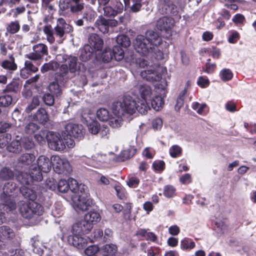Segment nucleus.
Returning <instances> with one entry per match:
<instances>
[{"instance_id": "obj_1", "label": "nucleus", "mask_w": 256, "mask_h": 256, "mask_svg": "<svg viewBox=\"0 0 256 256\" xmlns=\"http://www.w3.org/2000/svg\"><path fill=\"white\" fill-rule=\"evenodd\" d=\"M135 103L128 98H124L122 101L114 102L112 106L114 116L110 117L109 125L112 128L121 126L125 118L132 115L136 112Z\"/></svg>"}, {"instance_id": "obj_2", "label": "nucleus", "mask_w": 256, "mask_h": 256, "mask_svg": "<svg viewBox=\"0 0 256 256\" xmlns=\"http://www.w3.org/2000/svg\"><path fill=\"white\" fill-rule=\"evenodd\" d=\"M161 43V38L158 32L152 30H148L146 35H138L134 41L136 50L142 56H147L151 53Z\"/></svg>"}, {"instance_id": "obj_3", "label": "nucleus", "mask_w": 256, "mask_h": 256, "mask_svg": "<svg viewBox=\"0 0 256 256\" xmlns=\"http://www.w3.org/2000/svg\"><path fill=\"white\" fill-rule=\"evenodd\" d=\"M72 31V26L66 24L62 18L58 20L56 26L54 30L50 26H46L44 28V32L46 35V40L50 44H53L55 42L54 35L58 38L57 42L59 44H62L65 38V34Z\"/></svg>"}, {"instance_id": "obj_4", "label": "nucleus", "mask_w": 256, "mask_h": 256, "mask_svg": "<svg viewBox=\"0 0 256 256\" xmlns=\"http://www.w3.org/2000/svg\"><path fill=\"white\" fill-rule=\"evenodd\" d=\"M72 200L73 206L77 211H86L92 204L88 193V187L83 184H80L79 188L72 195Z\"/></svg>"}, {"instance_id": "obj_5", "label": "nucleus", "mask_w": 256, "mask_h": 256, "mask_svg": "<svg viewBox=\"0 0 256 256\" xmlns=\"http://www.w3.org/2000/svg\"><path fill=\"white\" fill-rule=\"evenodd\" d=\"M139 94L142 98L135 100L130 96L125 98H130L135 103V107L136 111L141 114H146L150 110V106L147 102L148 100H150L156 94L152 90V88L147 84H142L138 88Z\"/></svg>"}, {"instance_id": "obj_6", "label": "nucleus", "mask_w": 256, "mask_h": 256, "mask_svg": "<svg viewBox=\"0 0 256 256\" xmlns=\"http://www.w3.org/2000/svg\"><path fill=\"white\" fill-rule=\"evenodd\" d=\"M18 208L22 216L28 220L36 219L44 212L42 206L35 202L21 201Z\"/></svg>"}, {"instance_id": "obj_7", "label": "nucleus", "mask_w": 256, "mask_h": 256, "mask_svg": "<svg viewBox=\"0 0 256 256\" xmlns=\"http://www.w3.org/2000/svg\"><path fill=\"white\" fill-rule=\"evenodd\" d=\"M88 42L89 44L85 45L82 51L80 58L83 61L89 60L95 51L100 50L102 48V40L95 34H92L90 36Z\"/></svg>"}, {"instance_id": "obj_8", "label": "nucleus", "mask_w": 256, "mask_h": 256, "mask_svg": "<svg viewBox=\"0 0 256 256\" xmlns=\"http://www.w3.org/2000/svg\"><path fill=\"white\" fill-rule=\"evenodd\" d=\"M52 161L48 158L44 156H40L36 163H34L30 167V170H33L34 178L38 180H41L42 179V172H48L52 168Z\"/></svg>"}, {"instance_id": "obj_9", "label": "nucleus", "mask_w": 256, "mask_h": 256, "mask_svg": "<svg viewBox=\"0 0 256 256\" xmlns=\"http://www.w3.org/2000/svg\"><path fill=\"white\" fill-rule=\"evenodd\" d=\"M166 72V68L158 64H154L140 72L142 78L150 82H158L162 79V74Z\"/></svg>"}, {"instance_id": "obj_10", "label": "nucleus", "mask_w": 256, "mask_h": 256, "mask_svg": "<svg viewBox=\"0 0 256 256\" xmlns=\"http://www.w3.org/2000/svg\"><path fill=\"white\" fill-rule=\"evenodd\" d=\"M117 252V247L114 244H106L99 248L96 245L88 246L84 250L88 256H112Z\"/></svg>"}, {"instance_id": "obj_11", "label": "nucleus", "mask_w": 256, "mask_h": 256, "mask_svg": "<svg viewBox=\"0 0 256 256\" xmlns=\"http://www.w3.org/2000/svg\"><path fill=\"white\" fill-rule=\"evenodd\" d=\"M167 86V82L165 80H162L160 83L158 84L156 88L160 92V96L155 94L150 100L152 108L156 110H159L164 106V102L162 98V95L166 94V89Z\"/></svg>"}, {"instance_id": "obj_12", "label": "nucleus", "mask_w": 256, "mask_h": 256, "mask_svg": "<svg viewBox=\"0 0 256 256\" xmlns=\"http://www.w3.org/2000/svg\"><path fill=\"white\" fill-rule=\"evenodd\" d=\"M52 160L56 172L67 174L72 171V168L67 160L62 158L58 156H54L52 157Z\"/></svg>"}, {"instance_id": "obj_13", "label": "nucleus", "mask_w": 256, "mask_h": 256, "mask_svg": "<svg viewBox=\"0 0 256 256\" xmlns=\"http://www.w3.org/2000/svg\"><path fill=\"white\" fill-rule=\"evenodd\" d=\"M48 146L52 150L60 151L65 148L64 141L58 133L48 132Z\"/></svg>"}, {"instance_id": "obj_14", "label": "nucleus", "mask_w": 256, "mask_h": 256, "mask_svg": "<svg viewBox=\"0 0 256 256\" xmlns=\"http://www.w3.org/2000/svg\"><path fill=\"white\" fill-rule=\"evenodd\" d=\"M16 185L14 184L12 182H8L4 184V193L6 196L4 208L6 210H8L9 211H12L16 210V205L13 200L11 199L10 193L14 190Z\"/></svg>"}, {"instance_id": "obj_15", "label": "nucleus", "mask_w": 256, "mask_h": 256, "mask_svg": "<svg viewBox=\"0 0 256 256\" xmlns=\"http://www.w3.org/2000/svg\"><path fill=\"white\" fill-rule=\"evenodd\" d=\"M57 186L59 192H66L70 190L74 194L79 188L80 184L76 180L69 178L68 180H60Z\"/></svg>"}, {"instance_id": "obj_16", "label": "nucleus", "mask_w": 256, "mask_h": 256, "mask_svg": "<svg viewBox=\"0 0 256 256\" xmlns=\"http://www.w3.org/2000/svg\"><path fill=\"white\" fill-rule=\"evenodd\" d=\"M174 21L170 17L164 16L160 18L156 22V28L161 32L169 33L174 27Z\"/></svg>"}, {"instance_id": "obj_17", "label": "nucleus", "mask_w": 256, "mask_h": 256, "mask_svg": "<svg viewBox=\"0 0 256 256\" xmlns=\"http://www.w3.org/2000/svg\"><path fill=\"white\" fill-rule=\"evenodd\" d=\"M66 131L70 136L78 138H83L84 130L82 125L74 124H68L66 126Z\"/></svg>"}, {"instance_id": "obj_18", "label": "nucleus", "mask_w": 256, "mask_h": 256, "mask_svg": "<svg viewBox=\"0 0 256 256\" xmlns=\"http://www.w3.org/2000/svg\"><path fill=\"white\" fill-rule=\"evenodd\" d=\"M91 230L90 226L84 220H82L72 225V233L74 234H88Z\"/></svg>"}, {"instance_id": "obj_19", "label": "nucleus", "mask_w": 256, "mask_h": 256, "mask_svg": "<svg viewBox=\"0 0 256 256\" xmlns=\"http://www.w3.org/2000/svg\"><path fill=\"white\" fill-rule=\"evenodd\" d=\"M84 220L90 226V228L92 230L94 225L100 222L101 216L98 212L92 210L86 214Z\"/></svg>"}, {"instance_id": "obj_20", "label": "nucleus", "mask_w": 256, "mask_h": 256, "mask_svg": "<svg viewBox=\"0 0 256 256\" xmlns=\"http://www.w3.org/2000/svg\"><path fill=\"white\" fill-rule=\"evenodd\" d=\"M82 234H72L68 237V242L78 248H82L86 243V240L84 238Z\"/></svg>"}, {"instance_id": "obj_21", "label": "nucleus", "mask_w": 256, "mask_h": 256, "mask_svg": "<svg viewBox=\"0 0 256 256\" xmlns=\"http://www.w3.org/2000/svg\"><path fill=\"white\" fill-rule=\"evenodd\" d=\"M22 86V82L19 79L14 78L10 83L6 85V88L3 90V92L17 93L20 90Z\"/></svg>"}, {"instance_id": "obj_22", "label": "nucleus", "mask_w": 256, "mask_h": 256, "mask_svg": "<svg viewBox=\"0 0 256 256\" xmlns=\"http://www.w3.org/2000/svg\"><path fill=\"white\" fill-rule=\"evenodd\" d=\"M30 174H28L26 172H22L17 176V179L23 184H29L33 180H38L36 178H34L35 173L33 170H30Z\"/></svg>"}, {"instance_id": "obj_23", "label": "nucleus", "mask_w": 256, "mask_h": 256, "mask_svg": "<svg viewBox=\"0 0 256 256\" xmlns=\"http://www.w3.org/2000/svg\"><path fill=\"white\" fill-rule=\"evenodd\" d=\"M20 193L24 197L30 200V202H34L36 198V192L32 189L26 186H22L20 188Z\"/></svg>"}, {"instance_id": "obj_24", "label": "nucleus", "mask_w": 256, "mask_h": 256, "mask_svg": "<svg viewBox=\"0 0 256 256\" xmlns=\"http://www.w3.org/2000/svg\"><path fill=\"white\" fill-rule=\"evenodd\" d=\"M96 26L99 30L104 34L108 32V20L106 18L100 17L95 23Z\"/></svg>"}, {"instance_id": "obj_25", "label": "nucleus", "mask_w": 256, "mask_h": 256, "mask_svg": "<svg viewBox=\"0 0 256 256\" xmlns=\"http://www.w3.org/2000/svg\"><path fill=\"white\" fill-rule=\"evenodd\" d=\"M195 246V242L190 238H185L180 240V247L183 250L190 251Z\"/></svg>"}, {"instance_id": "obj_26", "label": "nucleus", "mask_w": 256, "mask_h": 256, "mask_svg": "<svg viewBox=\"0 0 256 256\" xmlns=\"http://www.w3.org/2000/svg\"><path fill=\"white\" fill-rule=\"evenodd\" d=\"M142 0H132V5L130 6V0H124L125 6H130L132 12H138L142 7Z\"/></svg>"}, {"instance_id": "obj_27", "label": "nucleus", "mask_w": 256, "mask_h": 256, "mask_svg": "<svg viewBox=\"0 0 256 256\" xmlns=\"http://www.w3.org/2000/svg\"><path fill=\"white\" fill-rule=\"evenodd\" d=\"M84 8V3L82 0H72L70 4V11L73 13H76L82 11Z\"/></svg>"}, {"instance_id": "obj_28", "label": "nucleus", "mask_w": 256, "mask_h": 256, "mask_svg": "<svg viewBox=\"0 0 256 256\" xmlns=\"http://www.w3.org/2000/svg\"><path fill=\"white\" fill-rule=\"evenodd\" d=\"M10 60L2 61L0 66L4 69L10 70H15L17 68V66L14 62V59L12 56H10Z\"/></svg>"}, {"instance_id": "obj_29", "label": "nucleus", "mask_w": 256, "mask_h": 256, "mask_svg": "<svg viewBox=\"0 0 256 256\" xmlns=\"http://www.w3.org/2000/svg\"><path fill=\"white\" fill-rule=\"evenodd\" d=\"M0 232L6 238L12 240L15 236V233L10 227L2 226L0 227Z\"/></svg>"}, {"instance_id": "obj_30", "label": "nucleus", "mask_w": 256, "mask_h": 256, "mask_svg": "<svg viewBox=\"0 0 256 256\" xmlns=\"http://www.w3.org/2000/svg\"><path fill=\"white\" fill-rule=\"evenodd\" d=\"M7 148L10 152L14 153H18L22 150L21 143L18 140H12Z\"/></svg>"}, {"instance_id": "obj_31", "label": "nucleus", "mask_w": 256, "mask_h": 256, "mask_svg": "<svg viewBox=\"0 0 256 256\" xmlns=\"http://www.w3.org/2000/svg\"><path fill=\"white\" fill-rule=\"evenodd\" d=\"M78 59L75 56H70L67 60V62L68 64L69 71L72 73H74L78 70V67L77 64Z\"/></svg>"}, {"instance_id": "obj_32", "label": "nucleus", "mask_w": 256, "mask_h": 256, "mask_svg": "<svg viewBox=\"0 0 256 256\" xmlns=\"http://www.w3.org/2000/svg\"><path fill=\"white\" fill-rule=\"evenodd\" d=\"M13 98L10 94H5L0 96V107L7 108L12 104Z\"/></svg>"}, {"instance_id": "obj_33", "label": "nucleus", "mask_w": 256, "mask_h": 256, "mask_svg": "<svg viewBox=\"0 0 256 256\" xmlns=\"http://www.w3.org/2000/svg\"><path fill=\"white\" fill-rule=\"evenodd\" d=\"M36 118L38 121L42 124H44L48 120V116L44 109L39 110L36 114Z\"/></svg>"}, {"instance_id": "obj_34", "label": "nucleus", "mask_w": 256, "mask_h": 256, "mask_svg": "<svg viewBox=\"0 0 256 256\" xmlns=\"http://www.w3.org/2000/svg\"><path fill=\"white\" fill-rule=\"evenodd\" d=\"M34 51L40 55L42 58L44 55H47L48 54V48L44 44H38L33 46Z\"/></svg>"}, {"instance_id": "obj_35", "label": "nucleus", "mask_w": 256, "mask_h": 256, "mask_svg": "<svg viewBox=\"0 0 256 256\" xmlns=\"http://www.w3.org/2000/svg\"><path fill=\"white\" fill-rule=\"evenodd\" d=\"M98 118L101 121L105 122L108 120L110 116L108 110L104 108H101L96 112Z\"/></svg>"}, {"instance_id": "obj_36", "label": "nucleus", "mask_w": 256, "mask_h": 256, "mask_svg": "<svg viewBox=\"0 0 256 256\" xmlns=\"http://www.w3.org/2000/svg\"><path fill=\"white\" fill-rule=\"evenodd\" d=\"M35 156L31 154H25L22 155L20 158V160L23 164L26 165H30L33 164L34 162Z\"/></svg>"}, {"instance_id": "obj_37", "label": "nucleus", "mask_w": 256, "mask_h": 256, "mask_svg": "<svg viewBox=\"0 0 256 256\" xmlns=\"http://www.w3.org/2000/svg\"><path fill=\"white\" fill-rule=\"evenodd\" d=\"M48 90L52 94L58 96L61 94L62 90L57 82H52L48 86Z\"/></svg>"}, {"instance_id": "obj_38", "label": "nucleus", "mask_w": 256, "mask_h": 256, "mask_svg": "<svg viewBox=\"0 0 256 256\" xmlns=\"http://www.w3.org/2000/svg\"><path fill=\"white\" fill-rule=\"evenodd\" d=\"M163 194L167 198H172L176 196V190L172 186H166L164 188Z\"/></svg>"}, {"instance_id": "obj_39", "label": "nucleus", "mask_w": 256, "mask_h": 256, "mask_svg": "<svg viewBox=\"0 0 256 256\" xmlns=\"http://www.w3.org/2000/svg\"><path fill=\"white\" fill-rule=\"evenodd\" d=\"M116 42L120 46L127 48L130 44V38L125 35H120L116 38Z\"/></svg>"}, {"instance_id": "obj_40", "label": "nucleus", "mask_w": 256, "mask_h": 256, "mask_svg": "<svg viewBox=\"0 0 256 256\" xmlns=\"http://www.w3.org/2000/svg\"><path fill=\"white\" fill-rule=\"evenodd\" d=\"M220 76L224 82L230 80L233 76L232 71L229 69H223L220 73Z\"/></svg>"}, {"instance_id": "obj_41", "label": "nucleus", "mask_w": 256, "mask_h": 256, "mask_svg": "<svg viewBox=\"0 0 256 256\" xmlns=\"http://www.w3.org/2000/svg\"><path fill=\"white\" fill-rule=\"evenodd\" d=\"M182 152V148L178 145H174L169 149L170 154L173 158L180 156Z\"/></svg>"}, {"instance_id": "obj_42", "label": "nucleus", "mask_w": 256, "mask_h": 256, "mask_svg": "<svg viewBox=\"0 0 256 256\" xmlns=\"http://www.w3.org/2000/svg\"><path fill=\"white\" fill-rule=\"evenodd\" d=\"M173 5H170V4H166L165 0H160V4H158V10L162 14L168 13L170 10V8H173Z\"/></svg>"}, {"instance_id": "obj_43", "label": "nucleus", "mask_w": 256, "mask_h": 256, "mask_svg": "<svg viewBox=\"0 0 256 256\" xmlns=\"http://www.w3.org/2000/svg\"><path fill=\"white\" fill-rule=\"evenodd\" d=\"M116 60H120L124 56V50L118 46H114L112 51Z\"/></svg>"}, {"instance_id": "obj_44", "label": "nucleus", "mask_w": 256, "mask_h": 256, "mask_svg": "<svg viewBox=\"0 0 256 256\" xmlns=\"http://www.w3.org/2000/svg\"><path fill=\"white\" fill-rule=\"evenodd\" d=\"M100 124L96 120H92L88 124V130L92 134H98Z\"/></svg>"}, {"instance_id": "obj_45", "label": "nucleus", "mask_w": 256, "mask_h": 256, "mask_svg": "<svg viewBox=\"0 0 256 256\" xmlns=\"http://www.w3.org/2000/svg\"><path fill=\"white\" fill-rule=\"evenodd\" d=\"M38 129L39 127L36 124L30 122L26 126L24 132L26 134L32 135Z\"/></svg>"}, {"instance_id": "obj_46", "label": "nucleus", "mask_w": 256, "mask_h": 256, "mask_svg": "<svg viewBox=\"0 0 256 256\" xmlns=\"http://www.w3.org/2000/svg\"><path fill=\"white\" fill-rule=\"evenodd\" d=\"M20 28V26L18 21L11 22L7 26L6 30L10 34L17 32Z\"/></svg>"}, {"instance_id": "obj_47", "label": "nucleus", "mask_w": 256, "mask_h": 256, "mask_svg": "<svg viewBox=\"0 0 256 256\" xmlns=\"http://www.w3.org/2000/svg\"><path fill=\"white\" fill-rule=\"evenodd\" d=\"M14 176L12 170L8 168H4L0 172V178L4 180H8Z\"/></svg>"}, {"instance_id": "obj_48", "label": "nucleus", "mask_w": 256, "mask_h": 256, "mask_svg": "<svg viewBox=\"0 0 256 256\" xmlns=\"http://www.w3.org/2000/svg\"><path fill=\"white\" fill-rule=\"evenodd\" d=\"M22 145L26 150H31L34 148V144L32 140L28 137H24L22 139Z\"/></svg>"}, {"instance_id": "obj_49", "label": "nucleus", "mask_w": 256, "mask_h": 256, "mask_svg": "<svg viewBox=\"0 0 256 256\" xmlns=\"http://www.w3.org/2000/svg\"><path fill=\"white\" fill-rule=\"evenodd\" d=\"M48 132L46 130H41L38 134L34 135V138L38 142H42L46 139L48 140Z\"/></svg>"}, {"instance_id": "obj_50", "label": "nucleus", "mask_w": 256, "mask_h": 256, "mask_svg": "<svg viewBox=\"0 0 256 256\" xmlns=\"http://www.w3.org/2000/svg\"><path fill=\"white\" fill-rule=\"evenodd\" d=\"M206 107V104H200L198 102H194L192 104V108L196 110V112L202 114L204 112V108Z\"/></svg>"}, {"instance_id": "obj_51", "label": "nucleus", "mask_w": 256, "mask_h": 256, "mask_svg": "<svg viewBox=\"0 0 256 256\" xmlns=\"http://www.w3.org/2000/svg\"><path fill=\"white\" fill-rule=\"evenodd\" d=\"M96 16V12L92 10H89L84 14L83 18L89 22H92L94 21Z\"/></svg>"}, {"instance_id": "obj_52", "label": "nucleus", "mask_w": 256, "mask_h": 256, "mask_svg": "<svg viewBox=\"0 0 256 256\" xmlns=\"http://www.w3.org/2000/svg\"><path fill=\"white\" fill-rule=\"evenodd\" d=\"M11 138L10 134H6L0 136V148H2L7 146Z\"/></svg>"}, {"instance_id": "obj_53", "label": "nucleus", "mask_w": 256, "mask_h": 256, "mask_svg": "<svg viewBox=\"0 0 256 256\" xmlns=\"http://www.w3.org/2000/svg\"><path fill=\"white\" fill-rule=\"evenodd\" d=\"M104 16L110 17L114 16L117 14V12L116 10H114L112 7L108 6H105L103 8Z\"/></svg>"}, {"instance_id": "obj_54", "label": "nucleus", "mask_w": 256, "mask_h": 256, "mask_svg": "<svg viewBox=\"0 0 256 256\" xmlns=\"http://www.w3.org/2000/svg\"><path fill=\"white\" fill-rule=\"evenodd\" d=\"M102 57L103 60L106 62H109L114 58L112 52L110 49L106 50L103 52Z\"/></svg>"}, {"instance_id": "obj_55", "label": "nucleus", "mask_w": 256, "mask_h": 256, "mask_svg": "<svg viewBox=\"0 0 256 256\" xmlns=\"http://www.w3.org/2000/svg\"><path fill=\"white\" fill-rule=\"evenodd\" d=\"M40 104V98L38 96H34L32 98V104L26 109L28 112H30Z\"/></svg>"}, {"instance_id": "obj_56", "label": "nucleus", "mask_w": 256, "mask_h": 256, "mask_svg": "<svg viewBox=\"0 0 256 256\" xmlns=\"http://www.w3.org/2000/svg\"><path fill=\"white\" fill-rule=\"evenodd\" d=\"M58 66V64L56 62H50L48 64H45L42 68L41 71L42 72H46L50 70H54V68Z\"/></svg>"}, {"instance_id": "obj_57", "label": "nucleus", "mask_w": 256, "mask_h": 256, "mask_svg": "<svg viewBox=\"0 0 256 256\" xmlns=\"http://www.w3.org/2000/svg\"><path fill=\"white\" fill-rule=\"evenodd\" d=\"M54 96L50 94H46L43 96V100L46 105L52 106L54 102Z\"/></svg>"}, {"instance_id": "obj_58", "label": "nucleus", "mask_w": 256, "mask_h": 256, "mask_svg": "<svg viewBox=\"0 0 256 256\" xmlns=\"http://www.w3.org/2000/svg\"><path fill=\"white\" fill-rule=\"evenodd\" d=\"M165 164L162 160H158L154 162L152 166L155 170L161 172L164 168Z\"/></svg>"}, {"instance_id": "obj_59", "label": "nucleus", "mask_w": 256, "mask_h": 256, "mask_svg": "<svg viewBox=\"0 0 256 256\" xmlns=\"http://www.w3.org/2000/svg\"><path fill=\"white\" fill-rule=\"evenodd\" d=\"M197 84L201 88H205L209 85L210 82L206 77L200 76L197 81Z\"/></svg>"}, {"instance_id": "obj_60", "label": "nucleus", "mask_w": 256, "mask_h": 256, "mask_svg": "<svg viewBox=\"0 0 256 256\" xmlns=\"http://www.w3.org/2000/svg\"><path fill=\"white\" fill-rule=\"evenodd\" d=\"M152 126L154 129L160 130L162 126V120L160 118H154L152 122Z\"/></svg>"}, {"instance_id": "obj_61", "label": "nucleus", "mask_w": 256, "mask_h": 256, "mask_svg": "<svg viewBox=\"0 0 256 256\" xmlns=\"http://www.w3.org/2000/svg\"><path fill=\"white\" fill-rule=\"evenodd\" d=\"M109 128L106 126L103 125L102 126H100L98 134L102 138H104L107 137V136L109 134Z\"/></svg>"}, {"instance_id": "obj_62", "label": "nucleus", "mask_w": 256, "mask_h": 256, "mask_svg": "<svg viewBox=\"0 0 256 256\" xmlns=\"http://www.w3.org/2000/svg\"><path fill=\"white\" fill-rule=\"evenodd\" d=\"M82 117L83 119L87 122H90V120H92V118L94 117V114L89 110H86L82 113Z\"/></svg>"}, {"instance_id": "obj_63", "label": "nucleus", "mask_w": 256, "mask_h": 256, "mask_svg": "<svg viewBox=\"0 0 256 256\" xmlns=\"http://www.w3.org/2000/svg\"><path fill=\"white\" fill-rule=\"evenodd\" d=\"M97 184L100 186H107L110 184V180L107 177L101 176L100 179L97 180Z\"/></svg>"}, {"instance_id": "obj_64", "label": "nucleus", "mask_w": 256, "mask_h": 256, "mask_svg": "<svg viewBox=\"0 0 256 256\" xmlns=\"http://www.w3.org/2000/svg\"><path fill=\"white\" fill-rule=\"evenodd\" d=\"M32 73L24 66L22 68L20 72V75L23 78H27L30 76Z\"/></svg>"}]
</instances>
